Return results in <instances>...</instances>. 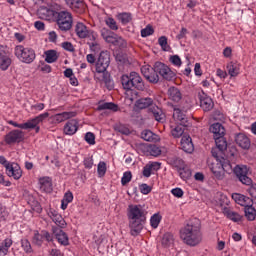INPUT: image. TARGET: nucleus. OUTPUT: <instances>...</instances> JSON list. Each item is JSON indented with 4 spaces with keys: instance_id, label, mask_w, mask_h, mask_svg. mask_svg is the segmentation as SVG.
<instances>
[{
    "instance_id": "1",
    "label": "nucleus",
    "mask_w": 256,
    "mask_h": 256,
    "mask_svg": "<svg viewBox=\"0 0 256 256\" xmlns=\"http://www.w3.org/2000/svg\"><path fill=\"white\" fill-rule=\"evenodd\" d=\"M128 227L130 235L137 237L143 231L147 221V214L141 205L130 204L127 209Z\"/></svg>"
},
{
    "instance_id": "2",
    "label": "nucleus",
    "mask_w": 256,
    "mask_h": 256,
    "mask_svg": "<svg viewBox=\"0 0 256 256\" xmlns=\"http://www.w3.org/2000/svg\"><path fill=\"white\" fill-rule=\"evenodd\" d=\"M180 239L188 247H197L203 241L201 226L194 222H189L180 230Z\"/></svg>"
},
{
    "instance_id": "3",
    "label": "nucleus",
    "mask_w": 256,
    "mask_h": 256,
    "mask_svg": "<svg viewBox=\"0 0 256 256\" xmlns=\"http://www.w3.org/2000/svg\"><path fill=\"white\" fill-rule=\"evenodd\" d=\"M212 155L215 157L216 162L212 163L210 166V170L212 171L214 177L221 181L225 177V173H233V166H231V163L229 160L217 155L215 153V150H212Z\"/></svg>"
},
{
    "instance_id": "4",
    "label": "nucleus",
    "mask_w": 256,
    "mask_h": 256,
    "mask_svg": "<svg viewBox=\"0 0 256 256\" xmlns=\"http://www.w3.org/2000/svg\"><path fill=\"white\" fill-rule=\"evenodd\" d=\"M121 83L122 87L126 91H131V89L143 91L145 89L143 78H141V76L137 72H131L129 75H122Z\"/></svg>"
},
{
    "instance_id": "5",
    "label": "nucleus",
    "mask_w": 256,
    "mask_h": 256,
    "mask_svg": "<svg viewBox=\"0 0 256 256\" xmlns=\"http://www.w3.org/2000/svg\"><path fill=\"white\" fill-rule=\"evenodd\" d=\"M14 55L21 61V63H26V65H31L33 61L37 58L35 50L31 47H25L23 45H17L14 48Z\"/></svg>"
},
{
    "instance_id": "6",
    "label": "nucleus",
    "mask_w": 256,
    "mask_h": 256,
    "mask_svg": "<svg viewBox=\"0 0 256 256\" xmlns=\"http://www.w3.org/2000/svg\"><path fill=\"white\" fill-rule=\"evenodd\" d=\"M56 24L60 31H69L73 27V15L69 11H60L56 15Z\"/></svg>"
},
{
    "instance_id": "7",
    "label": "nucleus",
    "mask_w": 256,
    "mask_h": 256,
    "mask_svg": "<svg viewBox=\"0 0 256 256\" xmlns=\"http://www.w3.org/2000/svg\"><path fill=\"white\" fill-rule=\"evenodd\" d=\"M101 35L106 43H111L116 47H120V49L127 47V42L125 41V39L119 37L117 34L111 32V30L109 29L103 28L101 30Z\"/></svg>"
},
{
    "instance_id": "8",
    "label": "nucleus",
    "mask_w": 256,
    "mask_h": 256,
    "mask_svg": "<svg viewBox=\"0 0 256 256\" xmlns=\"http://www.w3.org/2000/svg\"><path fill=\"white\" fill-rule=\"evenodd\" d=\"M75 33L79 39H89V41H96L97 33L89 29L83 22H78L75 26Z\"/></svg>"
},
{
    "instance_id": "9",
    "label": "nucleus",
    "mask_w": 256,
    "mask_h": 256,
    "mask_svg": "<svg viewBox=\"0 0 256 256\" xmlns=\"http://www.w3.org/2000/svg\"><path fill=\"white\" fill-rule=\"evenodd\" d=\"M111 63V58L108 51L100 52L96 61L95 67L97 73H105Z\"/></svg>"
},
{
    "instance_id": "10",
    "label": "nucleus",
    "mask_w": 256,
    "mask_h": 256,
    "mask_svg": "<svg viewBox=\"0 0 256 256\" xmlns=\"http://www.w3.org/2000/svg\"><path fill=\"white\" fill-rule=\"evenodd\" d=\"M233 173L238 177L239 181L243 183V185H251L252 180L247 176L249 173V168L246 165H237L234 169H232Z\"/></svg>"
},
{
    "instance_id": "11",
    "label": "nucleus",
    "mask_w": 256,
    "mask_h": 256,
    "mask_svg": "<svg viewBox=\"0 0 256 256\" xmlns=\"http://www.w3.org/2000/svg\"><path fill=\"white\" fill-rule=\"evenodd\" d=\"M154 65L156 73L160 74L163 79H166V81H171L175 78V72L172 71L169 66L161 62H156Z\"/></svg>"
},
{
    "instance_id": "12",
    "label": "nucleus",
    "mask_w": 256,
    "mask_h": 256,
    "mask_svg": "<svg viewBox=\"0 0 256 256\" xmlns=\"http://www.w3.org/2000/svg\"><path fill=\"white\" fill-rule=\"evenodd\" d=\"M6 175L12 177L15 181H19V179L23 177V170L17 163L12 162L10 165L6 166Z\"/></svg>"
},
{
    "instance_id": "13",
    "label": "nucleus",
    "mask_w": 256,
    "mask_h": 256,
    "mask_svg": "<svg viewBox=\"0 0 256 256\" xmlns=\"http://www.w3.org/2000/svg\"><path fill=\"white\" fill-rule=\"evenodd\" d=\"M23 131L21 130H12L5 135L4 141L6 145H13V143H21L23 141Z\"/></svg>"
},
{
    "instance_id": "14",
    "label": "nucleus",
    "mask_w": 256,
    "mask_h": 256,
    "mask_svg": "<svg viewBox=\"0 0 256 256\" xmlns=\"http://www.w3.org/2000/svg\"><path fill=\"white\" fill-rule=\"evenodd\" d=\"M47 117H49L48 112L39 114L38 116L28 120L26 123H22V129H35V127H37L39 123H43Z\"/></svg>"
},
{
    "instance_id": "15",
    "label": "nucleus",
    "mask_w": 256,
    "mask_h": 256,
    "mask_svg": "<svg viewBox=\"0 0 256 256\" xmlns=\"http://www.w3.org/2000/svg\"><path fill=\"white\" fill-rule=\"evenodd\" d=\"M77 113L75 112H62L50 117V120L54 125H59V123H63V121H67L68 119H73Z\"/></svg>"
},
{
    "instance_id": "16",
    "label": "nucleus",
    "mask_w": 256,
    "mask_h": 256,
    "mask_svg": "<svg viewBox=\"0 0 256 256\" xmlns=\"http://www.w3.org/2000/svg\"><path fill=\"white\" fill-rule=\"evenodd\" d=\"M38 185L40 191H43V193H51L53 191V179L49 176L40 177L38 179Z\"/></svg>"
},
{
    "instance_id": "17",
    "label": "nucleus",
    "mask_w": 256,
    "mask_h": 256,
    "mask_svg": "<svg viewBox=\"0 0 256 256\" xmlns=\"http://www.w3.org/2000/svg\"><path fill=\"white\" fill-rule=\"evenodd\" d=\"M53 234L60 245L67 247L69 245V236L61 230V228H54Z\"/></svg>"
},
{
    "instance_id": "18",
    "label": "nucleus",
    "mask_w": 256,
    "mask_h": 256,
    "mask_svg": "<svg viewBox=\"0 0 256 256\" xmlns=\"http://www.w3.org/2000/svg\"><path fill=\"white\" fill-rule=\"evenodd\" d=\"M226 71L230 77H238L241 73V64L235 61H230L226 64Z\"/></svg>"
},
{
    "instance_id": "19",
    "label": "nucleus",
    "mask_w": 256,
    "mask_h": 256,
    "mask_svg": "<svg viewBox=\"0 0 256 256\" xmlns=\"http://www.w3.org/2000/svg\"><path fill=\"white\" fill-rule=\"evenodd\" d=\"M180 145L182 151L185 153H193V151H195V146L193 145V140L190 138V136H182Z\"/></svg>"
},
{
    "instance_id": "20",
    "label": "nucleus",
    "mask_w": 256,
    "mask_h": 256,
    "mask_svg": "<svg viewBox=\"0 0 256 256\" xmlns=\"http://www.w3.org/2000/svg\"><path fill=\"white\" fill-rule=\"evenodd\" d=\"M11 57L7 55V52L3 50V47H0V69L1 71H7L11 67Z\"/></svg>"
},
{
    "instance_id": "21",
    "label": "nucleus",
    "mask_w": 256,
    "mask_h": 256,
    "mask_svg": "<svg viewBox=\"0 0 256 256\" xmlns=\"http://www.w3.org/2000/svg\"><path fill=\"white\" fill-rule=\"evenodd\" d=\"M147 107H153V98H140L136 100L134 104V109L136 111H141L143 109H147Z\"/></svg>"
},
{
    "instance_id": "22",
    "label": "nucleus",
    "mask_w": 256,
    "mask_h": 256,
    "mask_svg": "<svg viewBox=\"0 0 256 256\" xmlns=\"http://www.w3.org/2000/svg\"><path fill=\"white\" fill-rule=\"evenodd\" d=\"M232 199L237 203L238 205H241L242 207H247V205H253V200L243 194L234 193L232 194Z\"/></svg>"
},
{
    "instance_id": "23",
    "label": "nucleus",
    "mask_w": 256,
    "mask_h": 256,
    "mask_svg": "<svg viewBox=\"0 0 256 256\" xmlns=\"http://www.w3.org/2000/svg\"><path fill=\"white\" fill-rule=\"evenodd\" d=\"M79 129V122L75 119L68 121L64 125V133L65 135H75Z\"/></svg>"
},
{
    "instance_id": "24",
    "label": "nucleus",
    "mask_w": 256,
    "mask_h": 256,
    "mask_svg": "<svg viewBox=\"0 0 256 256\" xmlns=\"http://www.w3.org/2000/svg\"><path fill=\"white\" fill-rule=\"evenodd\" d=\"M210 133H213L214 139L225 137V127L221 123H214L210 126Z\"/></svg>"
},
{
    "instance_id": "25",
    "label": "nucleus",
    "mask_w": 256,
    "mask_h": 256,
    "mask_svg": "<svg viewBox=\"0 0 256 256\" xmlns=\"http://www.w3.org/2000/svg\"><path fill=\"white\" fill-rule=\"evenodd\" d=\"M235 141L237 145H239V147H241L242 149H249L251 147V141L243 133H239L238 135H236Z\"/></svg>"
},
{
    "instance_id": "26",
    "label": "nucleus",
    "mask_w": 256,
    "mask_h": 256,
    "mask_svg": "<svg viewBox=\"0 0 256 256\" xmlns=\"http://www.w3.org/2000/svg\"><path fill=\"white\" fill-rule=\"evenodd\" d=\"M168 97L170 101H174V103H179V101L183 99V95L181 94V91L176 87H170L168 89Z\"/></svg>"
},
{
    "instance_id": "27",
    "label": "nucleus",
    "mask_w": 256,
    "mask_h": 256,
    "mask_svg": "<svg viewBox=\"0 0 256 256\" xmlns=\"http://www.w3.org/2000/svg\"><path fill=\"white\" fill-rule=\"evenodd\" d=\"M174 120L180 123V125H183L184 127H187V116L181 111L179 108L174 109L173 113Z\"/></svg>"
},
{
    "instance_id": "28",
    "label": "nucleus",
    "mask_w": 256,
    "mask_h": 256,
    "mask_svg": "<svg viewBox=\"0 0 256 256\" xmlns=\"http://www.w3.org/2000/svg\"><path fill=\"white\" fill-rule=\"evenodd\" d=\"M176 163L179 164L178 169L181 179H189V177L191 176V172H189V170H185V162L181 159H177Z\"/></svg>"
},
{
    "instance_id": "29",
    "label": "nucleus",
    "mask_w": 256,
    "mask_h": 256,
    "mask_svg": "<svg viewBox=\"0 0 256 256\" xmlns=\"http://www.w3.org/2000/svg\"><path fill=\"white\" fill-rule=\"evenodd\" d=\"M46 63H56L59 59V53L56 50H47L44 52Z\"/></svg>"
},
{
    "instance_id": "30",
    "label": "nucleus",
    "mask_w": 256,
    "mask_h": 256,
    "mask_svg": "<svg viewBox=\"0 0 256 256\" xmlns=\"http://www.w3.org/2000/svg\"><path fill=\"white\" fill-rule=\"evenodd\" d=\"M200 107L203 108V111H211L213 109V100L211 97H200Z\"/></svg>"
},
{
    "instance_id": "31",
    "label": "nucleus",
    "mask_w": 256,
    "mask_h": 256,
    "mask_svg": "<svg viewBox=\"0 0 256 256\" xmlns=\"http://www.w3.org/2000/svg\"><path fill=\"white\" fill-rule=\"evenodd\" d=\"M13 245V240L11 238H6L0 243V255H7L9 249Z\"/></svg>"
},
{
    "instance_id": "32",
    "label": "nucleus",
    "mask_w": 256,
    "mask_h": 256,
    "mask_svg": "<svg viewBox=\"0 0 256 256\" xmlns=\"http://www.w3.org/2000/svg\"><path fill=\"white\" fill-rule=\"evenodd\" d=\"M69 203H73V192L67 191L61 200V209L65 211L69 207Z\"/></svg>"
},
{
    "instance_id": "33",
    "label": "nucleus",
    "mask_w": 256,
    "mask_h": 256,
    "mask_svg": "<svg viewBox=\"0 0 256 256\" xmlns=\"http://www.w3.org/2000/svg\"><path fill=\"white\" fill-rule=\"evenodd\" d=\"M224 215H226V217L230 219V221H233L234 223H239V221H241L242 219L239 213L233 210H229V208L224 209Z\"/></svg>"
},
{
    "instance_id": "34",
    "label": "nucleus",
    "mask_w": 256,
    "mask_h": 256,
    "mask_svg": "<svg viewBox=\"0 0 256 256\" xmlns=\"http://www.w3.org/2000/svg\"><path fill=\"white\" fill-rule=\"evenodd\" d=\"M244 213L248 221H255L256 210L253 207V204H249L246 207H244Z\"/></svg>"
},
{
    "instance_id": "35",
    "label": "nucleus",
    "mask_w": 256,
    "mask_h": 256,
    "mask_svg": "<svg viewBox=\"0 0 256 256\" xmlns=\"http://www.w3.org/2000/svg\"><path fill=\"white\" fill-rule=\"evenodd\" d=\"M118 109H119V106H117L113 102H103V103H99L98 105V111H105V110L117 111Z\"/></svg>"
},
{
    "instance_id": "36",
    "label": "nucleus",
    "mask_w": 256,
    "mask_h": 256,
    "mask_svg": "<svg viewBox=\"0 0 256 256\" xmlns=\"http://www.w3.org/2000/svg\"><path fill=\"white\" fill-rule=\"evenodd\" d=\"M66 5H69L73 11H81L85 4L81 0H65Z\"/></svg>"
},
{
    "instance_id": "37",
    "label": "nucleus",
    "mask_w": 256,
    "mask_h": 256,
    "mask_svg": "<svg viewBox=\"0 0 256 256\" xmlns=\"http://www.w3.org/2000/svg\"><path fill=\"white\" fill-rule=\"evenodd\" d=\"M185 127L184 125H178L174 128H171V135L174 137V139H179L180 137H183V134L185 133Z\"/></svg>"
},
{
    "instance_id": "38",
    "label": "nucleus",
    "mask_w": 256,
    "mask_h": 256,
    "mask_svg": "<svg viewBox=\"0 0 256 256\" xmlns=\"http://www.w3.org/2000/svg\"><path fill=\"white\" fill-rule=\"evenodd\" d=\"M141 138L144 141H159V136L151 132V130L142 131Z\"/></svg>"
},
{
    "instance_id": "39",
    "label": "nucleus",
    "mask_w": 256,
    "mask_h": 256,
    "mask_svg": "<svg viewBox=\"0 0 256 256\" xmlns=\"http://www.w3.org/2000/svg\"><path fill=\"white\" fill-rule=\"evenodd\" d=\"M214 139L217 149L220 151V153H223V151L227 149V141L225 140V136H219L218 138Z\"/></svg>"
},
{
    "instance_id": "40",
    "label": "nucleus",
    "mask_w": 256,
    "mask_h": 256,
    "mask_svg": "<svg viewBox=\"0 0 256 256\" xmlns=\"http://www.w3.org/2000/svg\"><path fill=\"white\" fill-rule=\"evenodd\" d=\"M117 19L122 23V25H127V23H131L133 17L131 13L123 12L118 14Z\"/></svg>"
},
{
    "instance_id": "41",
    "label": "nucleus",
    "mask_w": 256,
    "mask_h": 256,
    "mask_svg": "<svg viewBox=\"0 0 256 256\" xmlns=\"http://www.w3.org/2000/svg\"><path fill=\"white\" fill-rule=\"evenodd\" d=\"M161 219H163V216L159 213H155L154 215L151 216L150 218V225L152 229H157L159 227V223H161Z\"/></svg>"
},
{
    "instance_id": "42",
    "label": "nucleus",
    "mask_w": 256,
    "mask_h": 256,
    "mask_svg": "<svg viewBox=\"0 0 256 256\" xmlns=\"http://www.w3.org/2000/svg\"><path fill=\"white\" fill-rule=\"evenodd\" d=\"M150 111H151V113H153L154 118L157 121H162L163 120V117H164L163 110H161V108H159V106H152L150 108Z\"/></svg>"
},
{
    "instance_id": "43",
    "label": "nucleus",
    "mask_w": 256,
    "mask_h": 256,
    "mask_svg": "<svg viewBox=\"0 0 256 256\" xmlns=\"http://www.w3.org/2000/svg\"><path fill=\"white\" fill-rule=\"evenodd\" d=\"M104 22L106 23L107 27L111 29V31H117L119 29V26L117 25V21H115L113 17H106L104 19Z\"/></svg>"
},
{
    "instance_id": "44",
    "label": "nucleus",
    "mask_w": 256,
    "mask_h": 256,
    "mask_svg": "<svg viewBox=\"0 0 256 256\" xmlns=\"http://www.w3.org/2000/svg\"><path fill=\"white\" fill-rule=\"evenodd\" d=\"M43 239H45L43 234H40L39 231H34V236L32 238V243H34V245L41 247L43 245Z\"/></svg>"
},
{
    "instance_id": "45",
    "label": "nucleus",
    "mask_w": 256,
    "mask_h": 256,
    "mask_svg": "<svg viewBox=\"0 0 256 256\" xmlns=\"http://www.w3.org/2000/svg\"><path fill=\"white\" fill-rule=\"evenodd\" d=\"M173 241V234L166 233L162 238V245L163 247H171V245H173Z\"/></svg>"
},
{
    "instance_id": "46",
    "label": "nucleus",
    "mask_w": 256,
    "mask_h": 256,
    "mask_svg": "<svg viewBox=\"0 0 256 256\" xmlns=\"http://www.w3.org/2000/svg\"><path fill=\"white\" fill-rule=\"evenodd\" d=\"M158 45H160L162 51H171V46L167 42V36H161L158 39Z\"/></svg>"
},
{
    "instance_id": "47",
    "label": "nucleus",
    "mask_w": 256,
    "mask_h": 256,
    "mask_svg": "<svg viewBox=\"0 0 256 256\" xmlns=\"http://www.w3.org/2000/svg\"><path fill=\"white\" fill-rule=\"evenodd\" d=\"M159 73L155 70V65H154V69L149 73V75L147 76V81H149L150 83H159Z\"/></svg>"
},
{
    "instance_id": "48",
    "label": "nucleus",
    "mask_w": 256,
    "mask_h": 256,
    "mask_svg": "<svg viewBox=\"0 0 256 256\" xmlns=\"http://www.w3.org/2000/svg\"><path fill=\"white\" fill-rule=\"evenodd\" d=\"M98 177H105V173H107V164L104 161H100L97 167Z\"/></svg>"
},
{
    "instance_id": "49",
    "label": "nucleus",
    "mask_w": 256,
    "mask_h": 256,
    "mask_svg": "<svg viewBox=\"0 0 256 256\" xmlns=\"http://www.w3.org/2000/svg\"><path fill=\"white\" fill-rule=\"evenodd\" d=\"M52 221L61 229H63V227L67 225V223H65V219H63V216H61V214H57L56 217L52 218Z\"/></svg>"
},
{
    "instance_id": "50",
    "label": "nucleus",
    "mask_w": 256,
    "mask_h": 256,
    "mask_svg": "<svg viewBox=\"0 0 256 256\" xmlns=\"http://www.w3.org/2000/svg\"><path fill=\"white\" fill-rule=\"evenodd\" d=\"M148 152L150 155H152V157H159V155H161V148H159L157 145H150L148 147Z\"/></svg>"
},
{
    "instance_id": "51",
    "label": "nucleus",
    "mask_w": 256,
    "mask_h": 256,
    "mask_svg": "<svg viewBox=\"0 0 256 256\" xmlns=\"http://www.w3.org/2000/svg\"><path fill=\"white\" fill-rule=\"evenodd\" d=\"M21 247L25 253H33V248L31 247V242L27 239L21 240Z\"/></svg>"
},
{
    "instance_id": "52",
    "label": "nucleus",
    "mask_w": 256,
    "mask_h": 256,
    "mask_svg": "<svg viewBox=\"0 0 256 256\" xmlns=\"http://www.w3.org/2000/svg\"><path fill=\"white\" fill-rule=\"evenodd\" d=\"M39 15L41 19H49L51 15H53V11L50 10L49 8H41L39 10Z\"/></svg>"
},
{
    "instance_id": "53",
    "label": "nucleus",
    "mask_w": 256,
    "mask_h": 256,
    "mask_svg": "<svg viewBox=\"0 0 256 256\" xmlns=\"http://www.w3.org/2000/svg\"><path fill=\"white\" fill-rule=\"evenodd\" d=\"M155 33L153 26L148 25L144 29L141 30V37H149Z\"/></svg>"
},
{
    "instance_id": "54",
    "label": "nucleus",
    "mask_w": 256,
    "mask_h": 256,
    "mask_svg": "<svg viewBox=\"0 0 256 256\" xmlns=\"http://www.w3.org/2000/svg\"><path fill=\"white\" fill-rule=\"evenodd\" d=\"M131 179H133V175L131 174V171H126L123 173V176L121 178V184L127 185V183H130Z\"/></svg>"
},
{
    "instance_id": "55",
    "label": "nucleus",
    "mask_w": 256,
    "mask_h": 256,
    "mask_svg": "<svg viewBox=\"0 0 256 256\" xmlns=\"http://www.w3.org/2000/svg\"><path fill=\"white\" fill-rule=\"evenodd\" d=\"M117 131L119 133H122V135H130L131 134V129H129V126L125 124H120L116 127Z\"/></svg>"
},
{
    "instance_id": "56",
    "label": "nucleus",
    "mask_w": 256,
    "mask_h": 256,
    "mask_svg": "<svg viewBox=\"0 0 256 256\" xmlns=\"http://www.w3.org/2000/svg\"><path fill=\"white\" fill-rule=\"evenodd\" d=\"M84 139L88 145H95V134L93 132H87Z\"/></svg>"
},
{
    "instance_id": "57",
    "label": "nucleus",
    "mask_w": 256,
    "mask_h": 256,
    "mask_svg": "<svg viewBox=\"0 0 256 256\" xmlns=\"http://www.w3.org/2000/svg\"><path fill=\"white\" fill-rule=\"evenodd\" d=\"M9 217V212L7 211V208L3 206V204H0V221H5Z\"/></svg>"
},
{
    "instance_id": "58",
    "label": "nucleus",
    "mask_w": 256,
    "mask_h": 256,
    "mask_svg": "<svg viewBox=\"0 0 256 256\" xmlns=\"http://www.w3.org/2000/svg\"><path fill=\"white\" fill-rule=\"evenodd\" d=\"M43 109H45V104L43 103H36L30 107L33 113H39V111H43Z\"/></svg>"
},
{
    "instance_id": "59",
    "label": "nucleus",
    "mask_w": 256,
    "mask_h": 256,
    "mask_svg": "<svg viewBox=\"0 0 256 256\" xmlns=\"http://www.w3.org/2000/svg\"><path fill=\"white\" fill-rule=\"evenodd\" d=\"M170 63L174 65L175 67H180L182 65L181 58L179 55H173L170 57Z\"/></svg>"
},
{
    "instance_id": "60",
    "label": "nucleus",
    "mask_w": 256,
    "mask_h": 256,
    "mask_svg": "<svg viewBox=\"0 0 256 256\" xmlns=\"http://www.w3.org/2000/svg\"><path fill=\"white\" fill-rule=\"evenodd\" d=\"M153 69L154 67H151V65H144L141 67V73L145 77V79L151 73V71H153Z\"/></svg>"
},
{
    "instance_id": "61",
    "label": "nucleus",
    "mask_w": 256,
    "mask_h": 256,
    "mask_svg": "<svg viewBox=\"0 0 256 256\" xmlns=\"http://www.w3.org/2000/svg\"><path fill=\"white\" fill-rule=\"evenodd\" d=\"M171 193L174 197H177V199H181V197H183V195L185 194V192H183V189L177 187V188H173L171 190Z\"/></svg>"
},
{
    "instance_id": "62",
    "label": "nucleus",
    "mask_w": 256,
    "mask_h": 256,
    "mask_svg": "<svg viewBox=\"0 0 256 256\" xmlns=\"http://www.w3.org/2000/svg\"><path fill=\"white\" fill-rule=\"evenodd\" d=\"M154 173L153 170L151 169V166L146 164L143 168L142 175L143 177L149 178L151 177V174Z\"/></svg>"
},
{
    "instance_id": "63",
    "label": "nucleus",
    "mask_w": 256,
    "mask_h": 256,
    "mask_svg": "<svg viewBox=\"0 0 256 256\" xmlns=\"http://www.w3.org/2000/svg\"><path fill=\"white\" fill-rule=\"evenodd\" d=\"M140 189V193H142V195H149L150 191H151V186L147 185V184H142L139 187Z\"/></svg>"
},
{
    "instance_id": "64",
    "label": "nucleus",
    "mask_w": 256,
    "mask_h": 256,
    "mask_svg": "<svg viewBox=\"0 0 256 256\" xmlns=\"http://www.w3.org/2000/svg\"><path fill=\"white\" fill-rule=\"evenodd\" d=\"M85 169H93V157H87L83 161Z\"/></svg>"
}]
</instances>
